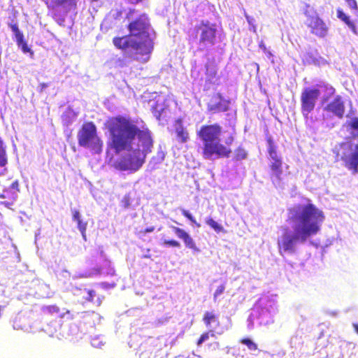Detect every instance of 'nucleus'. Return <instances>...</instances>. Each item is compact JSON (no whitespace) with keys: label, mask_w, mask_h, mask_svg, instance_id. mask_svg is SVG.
Segmentation results:
<instances>
[{"label":"nucleus","mask_w":358,"mask_h":358,"mask_svg":"<svg viewBox=\"0 0 358 358\" xmlns=\"http://www.w3.org/2000/svg\"><path fill=\"white\" fill-rule=\"evenodd\" d=\"M106 127L110 134L108 147L116 154L129 152L114 163L115 169L131 172L139 170L154 147L151 131L146 126L138 127L130 117L123 115L108 118Z\"/></svg>","instance_id":"obj_1"},{"label":"nucleus","mask_w":358,"mask_h":358,"mask_svg":"<svg viewBox=\"0 0 358 358\" xmlns=\"http://www.w3.org/2000/svg\"><path fill=\"white\" fill-rule=\"evenodd\" d=\"M106 127L110 134L108 147L116 154L129 152L114 163L115 169L131 172L139 170L154 147L151 131L146 126L138 127L130 117L123 115L108 118Z\"/></svg>","instance_id":"obj_2"},{"label":"nucleus","mask_w":358,"mask_h":358,"mask_svg":"<svg viewBox=\"0 0 358 358\" xmlns=\"http://www.w3.org/2000/svg\"><path fill=\"white\" fill-rule=\"evenodd\" d=\"M324 220L323 212L314 204H298L287 210V221L294 223V233L291 234L287 227L280 239L278 241L279 253L282 255L285 252L294 253L295 244L297 242L304 243L307 239L316 235Z\"/></svg>","instance_id":"obj_3"},{"label":"nucleus","mask_w":358,"mask_h":358,"mask_svg":"<svg viewBox=\"0 0 358 358\" xmlns=\"http://www.w3.org/2000/svg\"><path fill=\"white\" fill-rule=\"evenodd\" d=\"M150 27L148 16L141 14L128 24L129 34L114 37L113 43L117 49L131 50L136 59L146 62L154 49V41L149 33Z\"/></svg>","instance_id":"obj_4"},{"label":"nucleus","mask_w":358,"mask_h":358,"mask_svg":"<svg viewBox=\"0 0 358 358\" xmlns=\"http://www.w3.org/2000/svg\"><path fill=\"white\" fill-rule=\"evenodd\" d=\"M336 162L342 161L343 166L352 174L358 173V144L354 147L351 143L342 142L333 150Z\"/></svg>","instance_id":"obj_5"},{"label":"nucleus","mask_w":358,"mask_h":358,"mask_svg":"<svg viewBox=\"0 0 358 358\" xmlns=\"http://www.w3.org/2000/svg\"><path fill=\"white\" fill-rule=\"evenodd\" d=\"M78 145L88 148L96 153H100L103 148V141L97 134V129L93 122H84L77 135Z\"/></svg>","instance_id":"obj_6"},{"label":"nucleus","mask_w":358,"mask_h":358,"mask_svg":"<svg viewBox=\"0 0 358 358\" xmlns=\"http://www.w3.org/2000/svg\"><path fill=\"white\" fill-rule=\"evenodd\" d=\"M234 142V136L230 134L225 140L224 144L221 143L220 138L202 148V156L206 159L217 158H228L232 150L231 146Z\"/></svg>","instance_id":"obj_7"},{"label":"nucleus","mask_w":358,"mask_h":358,"mask_svg":"<svg viewBox=\"0 0 358 358\" xmlns=\"http://www.w3.org/2000/svg\"><path fill=\"white\" fill-rule=\"evenodd\" d=\"M268 144V153L270 162L268 164L269 177L273 182H280L283 173V161L276 150V146L271 136L266 138Z\"/></svg>","instance_id":"obj_8"},{"label":"nucleus","mask_w":358,"mask_h":358,"mask_svg":"<svg viewBox=\"0 0 358 358\" xmlns=\"http://www.w3.org/2000/svg\"><path fill=\"white\" fill-rule=\"evenodd\" d=\"M196 34L193 36L196 38L199 35V43L201 50L213 46L217 42L216 24L210 23L208 20H201L200 24L196 26Z\"/></svg>","instance_id":"obj_9"},{"label":"nucleus","mask_w":358,"mask_h":358,"mask_svg":"<svg viewBox=\"0 0 358 358\" xmlns=\"http://www.w3.org/2000/svg\"><path fill=\"white\" fill-rule=\"evenodd\" d=\"M310 6L307 4L304 15L306 17V25L310 29V32L319 37L325 38L328 35L329 27L325 22L315 13V15H310L307 10Z\"/></svg>","instance_id":"obj_10"},{"label":"nucleus","mask_w":358,"mask_h":358,"mask_svg":"<svg viewBox=\"0 0 358 358\" xmlns=\"http://www.w3.org/2000/svg\"><path fill=\"white\" fill-rule=\"evenodd\" d=\"M320 95V90L315 88L306 87L301 92V110L304 118L307 119L309 114L314 110Z\"/></svg>","instance_id":"obj_11"},{"label":"nucleus","mask_w":358,"mask_h":358,"mask_svg":"<svg viewBox=\"0 0 358 358\" xmlns=\"http://www.w3.org/2000/svg\"><path fill=\"white\" fill-rule=\"evenodd\" d=\"M222 130V127L218 124L202 125L197 131V136L202 141L203 147L218 139Z\"/></svg>","instance_id":"obj_12"},{"label":"nucleus","mask_w":358,"mask_h":358,"mask_svg":"<svg viewBox=\"0 0 358 358\" xmlns=\"http://www.w3.org/2000/svg\"><path fill=\"white\" fill-rule=\"evenodd\" d=\"M230 101L225 99L220 93L213 94L207 103L208 112L215 114L227 112L229 108Z\"/></svg>","instance_id":"obj_13"},{"label":"nucleus","mask_w":358,"mask_h":358,"mask_svg":"<svg viewBox=\"0 0 358 358\" xmlns=\"http://www.w3.org/2000/svg\"><path fill=\"white\" fill-rule=\"evenodd\" d=\"M324 110L329 114L337 117L338 119H343L345 112V106L343 98L340 95H337L325 106Z\"/></svg>","instance_id":"obj_14"},{"label":"nucleus","mask_w":358,"mask_h":358,"mask_svg":"<svg viewBox=\"0 0 358 358\" xmlns=\"http://www.w3.org/2000/svg\"><path fill=\"white\" fill-rule=\"evenodd\" d=\"M44 2L48 8L52 10L63 7L68 12L71 9H75L77 6V0H44Z\"/></svg>","instance_id":"obj_15"},{"label":"nucleus","mask_w":358,"mask_h":358,"mask_svg":"<svg viewBox=\"0 0 358 358\" xmlns=\"http://www.w3.org/2000/svg\"><path fill=\"white\" fill-rule=\"evenodd\" d=\"M171 229L174 231V233L177 235V236L182 239L187 248L192 249L194 251L199 252V250L196 247V245L193 240V238L189 236V234L186 232L184 229L179 228L178 227L172 226Z\"/></svg>","instance_id":"obj_16"},{"label":"nucleus","mask_w":358,"mask_h":358,"mask_svg":"<svg viewBox=\"0 0 358 358\" xmlns=\"http://www.w3.org/2000/svg\"><path fill=\"white\" fill-rule=\"evenodd\" d=\"M19 192V181L15 180L8 187H6L3 190V192L0 194V198L8 199L11 201H15L17 197V193Z\"/></svg>","instance_id":"obj_17"},{"label":"nucleus","mask_w":358,"mask_h":358,"mask_svg":"<svg viewBox=\"0 0 358 358\" xmlns=\"http://www.w3.org/2000/svg\"><path fill=\"white\" fill-rule=\"evenodd\" d=\"M203 322L206 327L212 329L220 326L218 315L213 311H206L203 316Z\"/></svg>","instance_id":"obj_18"},{"label":"nucleus","mask_w":358,"mask_h":358,"mask_svg":"<svg viewBox=\"0 0 358 358\" xmlns=\"http://www.w3.org/2000/svg\"><path fill=\"white\" fill-rule=\"evenodd\" d=\"M337 17L346 24L353 33L357 34V27L355 23L350 20V17L348 16L341 9H337Z\"/></svg>","instance_id":"obj_19"},{"label":"nucleus","mask_w":358,"mask_h":358,"mask_svg":"<svg viewBox=\"0 0 358 358\" xmlns=\"http://www.w3.org/2000/svg\"><path fill=\"white\" fill-rule=\"evenodd\" d=\"M77 113L71 108H68L62 115V120L66 125H69L73 122L76 117Z\"/></svg>","instance_id":"obj_20"},{"label":"nucleus","mask_w":358,"mask_h":358,"mask_svg":"<svg viewBox=\"0 0 358 358\" xmlns=\"http://www.w3.org/2000/svg\"><path fill=\"white\" fill-rule=\"evenodd\" d=\"M176 137L180 143H185L189 139V134L180 121L179 127L176 129Z\"/></svg>","instance_id":"obj_21"},{"label":"nucleus","mask_w":358,"mask_h":358,"mask_svg":"<svg viewBox=\"0 0 358 358\" xmlns=\"http://www.w3.org/2000/svg\"><path fill=\"white\" fill-rule=\"evenodd\" d=\"M41 310L44 317L59 315L60 313V309L56 305L44 306L42 308Z\"/></svg>","instance_id":"obj_22"},{"label":"nucleus","mask_w":358,"mask_h":358,"mask_svg":"<svg viewBox=\"0 0 358 358\" xmlns=\"http://www.w3.org/2000/svg\"><path fill=\"white\" fill-rule=\"evenodd\" d=\"M248 157V152L241 145L234 150V159L235 161H241Z\"/></svg>","instance_id":"obj_23"},{"label":"nucleus","mask_w":358,"mask_h":358,"mask_svg":"<svg viewBox=\"0 0 358 358\" xmlns=\"http://www.w3.org/2000/svg\"><path fill=\"white\" fill-rule=\"evenodd\" d=\"M206 223L212 228L216 233H225L226 231L224 228L220 224H218L216 221H215L213 218L208 217L206 220Z\"/></svg>","instance_id":"obj_24"},{"label":"nucleus","mask_w":358,"mask_h":358,"mask_svg":"<svg viewBox=\"0 0 358 358\" xmlns=\"http://www.w3.org/2000/svg\"><path fill=\"white\" fill-rule=\"evenodd\" d=\"M206 74L207 78L209 80H212L217 76V65L213 62L211 64H208L206 66Z\"/></svg>","instance_id":"obj_25"},{"label":"nucleus","mask_w":358,"mask_h":358,"mask_svg":"<svg viewBox=\"0 0 358 358\" xmlns=\"http://www.w3.org/2000/svg\"><path fill=\"white\" fill-rule=\"evenodd\" d=\"M348 127L350 129L353 130L352 132L353 137L358 136V117H355L352 118V120L348 122Z\"/></svg>","instance_id":"obj_26"},{"label":"nucleus","mask_w":358,"mask_h":358,"mask_svg":"<svg viewBox=\"0 0 358 358\" xmlns=\"http://www.w3.org/2000/svg\"><path fill=\"white\" fill-rule=\"evenodd\" d=\"M214 337L215 336V331L213 329H210L209 331H206L203 333L196 342V345L200 346L205 341L209 338V336Z\"/></svg>","instance_id":"obj_27"},{"label":"nucleus","mask_w":358,"mask_h":358,"mask_svg":"<svg viewBox=\"0 0 358 358\" xmlns=\"http://www.w3.org/2000/svg\"><path fill=\"white\" fill-rule=\"evenodd\" d=\"M77 226L80 231L82 236L85 241H86V230L87 227V222L83 221L82 219L77 222Z\"/></svg>","instance_id":"obj_28"},{"label":"nucleus","mask_w":358,"mask_h":358,"mask_svg":"<svg viewBox=\"0 0 358 358\" xmlns=\"http://www.w3.org/2000/svg\"><path fill=\"white\" fill-rule=\"evenodd\" d=\"M9 27H10L11 30L14 33L16 41H22V37L24 36L23 34L20 31L17 25L16 24H10Z\"/></svg>","instance_id":"obj_29"},{"label":"nucleus","mask_w":358,"mask_h":358,"mask_svg":"<svg viewBox=\"0 0 358 358\" xmlns=\"http://www.w3.org/2000/svg\"><path fill=\"white\" fill-rule=\"evenodd\" d=\"M241 343L245 345L248 347V348L251 350H257V345L250 338H244L241 339Z\"/></svg>","instance_id":"obj_30"},{"label":"nucleus","mask_w":358,"mask_h":358,"mask_svg":"<svg viewBox=\"0 0 358 358\" xmlns=\"http://www.w3.org/2000/svg\"><path fill=\"white\" fill-rule=\"evenodd\" d=\"M131 205V196L130 195L125 194L120 201V206L123 209H127Z\"/></svg>","instance_id":"obj_31"},{"label":"nucleus","mask_w":358,"mask_h":358,"mask_svg":"<svg viewBox=\"0 0 358 358\" xmlns=\"http://www.w3.org/2000/svg\"><path fill=\"white\" fill-rule=\"evenodd\" d=\"M182 215L187 218L192 223H194L196 224L197 227H200L201 224L199 223H197L194 217L192 215V214L187 210L182 209L181 210Z\"/></svg>","instance_id":"obj_32"},{"label":"nucleus","mask_w":358,"mask_h":358,"mask_svg":"<svg viewBox=\"0 0 358 358\" xmlns=\"http://www.w3.org/2000/svg\"><path fill=\"white\" fill-rule=\"evenodd\" d=\"M17 44L19 47H21V49L23 52H30L31 49L28 47L27 42L24 39V36L22 37V41H16Z\"/></svg>","instance_id":"obj_33"},{"label":"nucleus","mask_w":358,"mask_h":358,"mask_svg":"<svg viewBox=\"0 0 358 358\" xmlns=\"http://www.w3.org/2000/svg\"><path fill=\"white\" fill-rule=\"evenodd\" d=\"M164 245H167V246H170V247H174V248H180V243L178 241H176V240H165L164 241Z\"/></svg>","instance_id":"obj_34"},{"label":"nucleus","mask_w":358,"mask_h":358,"mask_svg":"<svg viewBox=\"0 0 358 358\" xmlns=\"http://www.w3.org/2000/svg\"><path fill=\"white\" fill-rule=\"evenodd\" d=\"M348 7L353 10H358V5L356 0H345Z\"/></svg>","instance_id":"obj_35"},{"label":"nucleus","mask_w":358,"mask_h":358,"mask_svg":"<svg viewBox=\"0 0 358 358\" xmlns=\"http://www.w3.org/2000/svg\"><path fill=\"white\" fill-rule=\"evenodd\" d=\"M259 47L264 51V52L267 55L268 57H271L273 56L271 52L266 48L263 41H261L259 43Z\"/></svg>","instance_id":"obj_36"},{"label":"nucleus","mask_w":358,"mask_h":358,"mask_svg":"<svg viewBox=\"0 0 358 358\" xmlns=\"http://www.w3.org/2000/svg\"><path fill=\"white\" fill-rule=\"evenodd\" d=\"M157 104H155V106H152L151 110H152V112L154 114V115L156 117V118L157 120H160L162 113H161V110H157Z\"/></svg>","instance_id":"obj_37"},{"label":"nucleus","mask_w":358,"mask_h":358,"mask_svg":"<svg viewBox=\"0 0 358 358\" xmlns=\"http://www.w3.org/2000/svg\"><path fill=\"white\" fill-rule=\"evenodd\" d=\"M72 219L73 221H76V222L78 220H81V215L80 214V212L78 210H72Z\"/></svg>","instance_id":"obj_38"},{"label":"nucleus","mask_w":358,"mask_h":358,"mask_svg":"<svg viewBox=\"0 0 358 358\" xmlns=\"http://www.w3.org/2000/svg\"><path fill=\"white\" fill-rule=\"evenodd\" d=\"M224 290V286L223 285H220L214 293V297L216 298L220 294H222Z\"/></svg>","instance_id":"obj_39"},{"label":"nucleus","mask_w":358,"mask_h":358,"mask_svg":"<svg viewBox=\"0 0 358 358\" xmlns=\"http://www.w3.org/2000/svg\"><path fill=\"white\" fill-rule=\"evenodd\" d=\"M88 296L87 300L89 301H92L95 296V292L92 289L87 290Z\"/></svg>","instance_id":"obj_40"},{"label":"nucleus","mask_w":358,"mask_h":358,"mask_svg":"<svg viewBox=\"0 0 358 358\" xmlns=\"http://www.w3.org/2000/svg\"><path fill=\"white\" fill-rule=\"evenodd\" d=\"M14 201H1V204L4 205L8 208H10V206L13 205Z\"/></svg>","instance_id":"obj_41"},{"label":"nucleus","mask_w":358,"mask_h":358,"mask_svg":"<svg viewBox=\"0 0 358 358\" xmlns=\"http://www.w3.org/2000/svg\"><path fill=\"white\" fill-rule=\"evenodd\" d=\"M154 230H155V227H148V228L145 229L143 231H141V233H142L143 234H145L146 233L152 232Z\"/></svg>","instance_id":"obj_42"},{"label":"nucleus","mask_w":358,"mask_h":358,"mask_svg":"<svg viewBox=\"0 0 358 358\" xmlns=\"http://www.w3.org/2000/svg\"><path fill=\"white\" fill-rule=\"evenodd\" d=\"M329 90L330 91L331 94H334L335 93L336 90L333 87H330Z\"/></svg>","instance_id":"obj_43"},{"label":"nucleus","mask_w":358,"mask_h":358,"mask_svg":"<svg viewBox=\"0 0 358 358\" xmlns=\"http://www.w3.org/2000/svg\"><path fill=\"white\" fill-rule=\"evenodd\" d=\"M355 331L358 334V324H353Z\"/></svg>","instance_id":"obj_44"},{"label":"nucleus","mask_w":358,"mask_h":358,"mask_svg":"<svg viewBox=\"0 0 358 358\" xmlns=\"http://www.w3.org/2000/svg\"><path fill=\"white\" fill-rule=\"evenodd\" d=\"M13 327H14V329H20V327H17V326H15V324H14V325H13Z\"/></svg>","instance_id":"obj_45"},{"label":"nucleus","mask_w":358,"mask_h":358,"mask_svg":"<svg viewBox=\"0 0 358 358\" xmlns=\"http://www.w3.org/2000/svg\"><path fill=\"white\" fill-rule=\"evenodd\" d=\"M141 0H136L137 2L141 1Z\"/></svg>","instance_id":"obj_46"}]
</instances>
